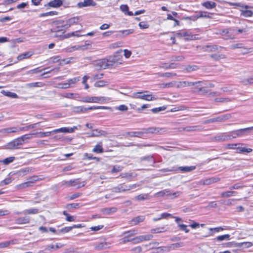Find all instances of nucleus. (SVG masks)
<instances>
[{"label": "nucleus", "mask_w": 253, "mask_h": 253, "mask_svg": "<svg viewBox=\"0 0 253 253\" xmlns=\"http://www.w3.org/2000/svg\"><path fill=\"white\" fill-rule=\"evenodd\" d=\"M31 137L30 134L23 135L8 143L6 145V148L10 150L19 149L25 143V140L30 139Z\"/></svg>", "instance_id": "nucleus-1"}, {"label": "nucleus", "mask_w": 253, "mask_h": 253, "mask_svg": "<svg viewBox=\"0 0 253 253\" xmlns=\"http://www.w3.org/2000/svg\"><path fill=\"white\" fill-rule=\"evenodd\" d=\"M138 185L134 184L132 185H125L124 184H120L117 186L114 187L112 189V191L115 193L124 192L129 191L131 189H134L137 187Z\"/></svg>", "instance_id": "nucleus-2"}, {"label": "nucleus", "mask_w": 253, "mask_h": 253, "mask_svg": "<svg viewBox=\"0 0 253 253\" xmlns=\"http://www.w3.org/2000/svg\"><path fill=\"white\" fill-rule=\"evenodd\" d=\"M62 185H66L67 186H77L78 188H80L85 185V182H80V179L77 178L72 179L69 181H63L61 182Z\"/></svg>", "instance_id": "nucleus-3"}, {"label": "nucleus", "mask_w": 253, "mask_h": 253, "mask_svg": "<svg viewBox=\"0 0 253 253\" xmlns=\"http://www.w3.org/2000/svg\"><path fill=\"white\" fill-rule=\"evenodd\" d=\"M112 65L109 58H104L97 60L95 64V66L97 69H105Z\"/></svg>", "instance_id": "nucleus-4"}, {"label": "nucleus", "mask_w": 253, "mask_h": 253, "mask_svg": "<svg viewBox=\"0 0 253 253\" xmlns=\"http://www.w3.org/2000/svg\"><path fill=\"white\" fill-rule=\"evenodd\" d=\"M108 99L105 97H89L86 96L82 98V101L86 103H102L106 102Z\"/></svg>", "instance_id": "nucleus-5"}, {"label": "nucleus", "mask_w": 253, "mask_h": 253, "mask_svg": "<svg viewBox=\"0 0 253 253\" xmlns=\"http://www.w3.org/2000/svg\"><path fill=\"white\" fill-rule=\"evenodd\" d=\"M253 127H250L243 129H240L231 132L232 138H235L237 137H242L247 135L250 130Z\"/></svg>", "instance_id": "nucleus-6"}, {"label": "nucleus", "mask_w": 253, "mask_h": 253, "mask_svg": "<svg viewBox=\"0 0 253 253\" xmlns=\"http://www.w3.org/2000/svg\"><path fill=\"white\" fill-rule=\"evenodd\" d=\"M202 84H203V82L202 81H197L194 82H190L188 81H182L176 82V84L175 85V87L176 88H182L186 86H190L192 85H196L197 87L202 86Z\"/></svg>", "instance_id": "nucleus-7"}, {"label": "nucleus", "mask_w": 253, "mask_h": 253, "mask_svg": "<svg viewBox=\"0 0 253 253\" xmlns=\"http://www.w3.org/2000/svg\"><path fill=\"white\" fill-rule=\"evenodd\" d=\"M196 169L195 166H185V167H179L178 168H175L172 167L171 169H162L163 172H169V171H176L180 170L182 172H189L194 170Z\"/></svg>", "instance_id": "nucleus-8"}, {"label": "nucleus", "mask_w": 253, "mask_h": 253, "mask_svg": "<svg viewBox=\"0 0 253 253\" xmlns=\"http://www.w3.org/2000/svg\"><path fill=\"white\" fill-rule=\"evenodd\" d=\"M138 230L136 229L131 230L126 232H125L123 233V235L124 236V238L122 239V242L123 244H126L127 242L132 241V239L130 238L138 234Z\"/></svg>", "instance_id": "nucleus-9"}, {"label": "nucleus", "mask_w": 253, "mask_h": 253, "mask_svg": "<svg viewBox=\"0 0 253 253\" xmlns=\"http://www.w3.org/2000/svg\"><path fill=\"white\" fill-rule=\"evenodd\" d=\"M175 36L179 38L184 37L185 40L186 41L197 39L196 35H191L189 32L185 31H177L175 33Z\"/></svg>", "instance_id": "nucleus-10"}, {"label": "nucleus", "mask_w": 253, "mask_h": 253, "mask_svg": "<svg viewBox=\"0 0 253 253\" xmlns=\"http://www.w3.org/2000/svg\"><path fill=\"white\" fill-rule=\"evenodd\" d=\"M80 18L79 17H74L69 19H68L66 21V23L63 25H62V27L63 28V29L58 30V31H63V33L65 31V30L70 27L71 26L77 24L80 21Z\"/></svg>", "instance_id": "nucleus-11"}, {"label": "nucleus", "mask_w": 253, "mask_h": 253, "mask_svg": "<svg viewBox=\"0 0 253 253\" xmlns=\"http://www.w3.org/2000/svg\"><path fill=\"white\" fill-rule=\"evenodd\" d=\"M240 144H229L228 147L229 149H236L237 151L239 153H248L252 151V149H247L245 147H242L239 146Z\"/></svg>", "instance_id": "nucleus-12"}, {"label": "nucleus", "mask_w": 253, "mask_h": 253, "mask_svg": "<svg viewBox=\"0 0 253 253\" xmlns=\"http://www.w3.org/2000/svg\"><path fill=\"white\" fill-rule=\"evenodd\" d=\"M153 237L152 234H147L145 235H140L132 239L134 244H138L144 241H149Z\"/></svg>", "instance_id": "nucleus-13"}, {"label": "nucleus", "mask_w": 253, "mask_h": 253, "mask_svg": "<svg viewBox=\"0 0 253 253\" xmlns=\"http://www.w3.org/2000/svg\"><path fill=\"white\" fill-rule=\"evenodd\" d=\"M122 52V50L121 49L117 52H115L113 56L109 57L110 62L113 64L115 63H121L122 61V55L120 54V53Z\"/></svg>", "instance_id": "nucleus-14"}, {"label": "nucleus", "mask_w": 253, "mask_h": 253, "mask_svg": "<svg viewBox=\"0 0 253 253\" xmlns=\"http://www.w3.org/2000/svg\"><path fill=\"white\" fill-rule=\"evenodd\" d=\"M232 139L231 133H222L217 134L214 137V139L217 141H225Z\"/></svg>", "instance_id": "nucleus-15"}, {"label": "nucleus", "mask_w": 253, "mask_h": 253, "mask_svg": "<svg viewBox=\"0 0 253 253\" xmlns=\"http://www.w3.org/2000/svg\"><path fill=\"white\" fill-rule=\"evenodd\" d=\"M232 35L234 37V39L236 38L237 35L239 34H246L248 30L246 28H239L238 27H232L231 28Z\"/></svg>", "instance_id": "nucleus-16"}, {"label": "nucleus", "mask_w": 253, "mask_h": 253, "mask_svg": "<svg viewBox=\"0 0 253 253\" xmlns=\"http://www.w3.org/2000/svg\"><path fill=\"white\" fill-rule=\"evenodd\" d=\"M143 134L146 133H154L157 132H159L161 131L163 132H165L166 130L164 128H159V127H148V128H142Z\"/></svg>", "instance_id": "nucleus-17"}, {"label": "nucleus", "mask_w": 253, "mask_h": 253, "mask_svg": "<svg viewBox=\"0 0 253 253\" xmlns=\"http://www.w3.org/2000/svg\"><path fill=\"white\" fill-rule=\"evenodd\" d=\"M229 118L228 115H223L222 116H218L216 118L209 119L207 121L208 123H214V122H222L228 120Z\"/></svg>", "instance_id": "nucleus-18"}, {"label": "nucleus", "mask_w": 253, "mask_h": 253, "mask_svg": "<svg viewBox=\"0 0 253 253\" xmlns=\"http://www.w3.org/2000/svg\"><path fill=\"white\" fill-rule=\"evenodd\" d=\"M219 34L223 36H225V39H234V37L232 35L231 28L223 29L220 31Z\"/></svg>", "instance_id": "nucleus-19"}, {"label": "nucleus", "mask_w": 253, "mask_h": 253, "mask_svg": "<svg viewBox=\"0 0 253 253\" xmlns=\"http://www.w3.org/2000/svg\"><path fill=\"white\" fill-rule=\"evenodd\" d=\"M96 3L93 0H84L83 2H80L77 4L79 7H87L90 6H95Z\"/></svg>", "instance_id": "nucleus-20"}, {"label": "nucleus", "mask_w": 253, "mask_h": 253, "mask_svg": "<svg viewBox=\"0 0 253 253\" xmlns=\"http://www.w3.org/2000/svg\"><path fill=\"white\" fill-rule=\"evenodd\" d=\"M110 243L108 242H100L98 244H96L94 245V249L96 251H101L102 250L106 249L110 247Z\"/></svg>", "instance_id": "nucleus-21"}, {"label": "nucleus", "mask_w": 253, "mask_h": 253, "mask_svg": "<svg viewBox=\"0 0 253 253\" xmlns=\"http://www.w3.org/2000/svg\"><path fill=\"white\" fill-rule=\"evenodd\" d=\"M223 47L221 46H218L216 45H207L203 47V49L204 51L206 52H213L216 50H220Z\"/></svg>", "instance_id": "nucleus-22"}, {"label": "nucleus", "mask_w": 253, "mask_h": 253, "mask_svg": "<svg viewBox=\"0 0 253 253\" xmlns=\"http://www.w3.org/2000/svg\"><path fill=\"white\" fill-rule=\"evenodd\" d=\"M220 180V178L218 177H211L205 180H203L200 181V183L203 185H208L217 182Z\"/></svg>", "instance_id": "nucleus-23"}, {"label": "nucleus", "mask_w": 253, "mask_h": 253, "mask_svg": "<svg viewBox=\"0 0 253 253\" xmlns=\"http://www.w3.org/2000/svg\"><path fill=\"white\" fill-rule=\"evenodd\" d=\"M107 135V132H106L105 131L96 129L92 130V132L90 136L92 137H98L100 136H106Z\"/></svg>", "instance_id": "nucleus-24"}, {"label": "nucleus", "mask_w": 253, "mask_h": 253, "mask_svg": "<svg viewBox=\"0 0 253 253\" xmlns=\"http://www.w3.org/2000/svg\"><path fill=\"white\" fill-rule=\"evenodd\" d=\"M30 219L28 216L20 217L15 220V223L18 224H27L30 222Z\"/></svg>", "instance_id": "nucleus-25"}, {"label": "nucleus", "mask_w": 253, "mask_h": 253, "mask_svg": "<svg viewBox=\"0 0 253 253\" xmlns=\"http://www.w3.org/2000/svg\"><path fill=\"white\" fill-rule=\"evenodd\" d=\"M53 133H60V132H68L73 133L74 132V130L72 127H61L58 129H55L52 131Z\"/></svg>", "instance_id": "nucleus-26"}, {"label": "nucleus", "mask_w": 253, "mask_h": 253, "mask_svg": "<svg viewBox=\"0 0 253 253\" xmlns=\"http://www.w3.org/2000/svg\"><path fill=\"white\" fill-rule=\"evenodd\" d=\"M34 53L32 51H27L17 56V60L20 61L24 59L29 58L32 55H33Z\"/></svg>", "instance_id": "nucleus-27"}, {"label": "nucleus", "mask_w": 253, "mask_h": 253, "mask_svg": "<svg viewBox=\"0 0 253 253\" xmlns=\"http://www.w3.org/2000/svg\"><path fill=\"white\" fill-rule=\"evenodd\" d=\"M202 5L208 9H211L216 7V4L213 1H207L202 3Z\"/></svg>", "instance_id": "nucleus-28"}, {"label": "nucleus", "mask_w": 253, "mask_h": 253, "mask_svg": "<svg viewBox=\"0 0 253 253\" xmlns=\"http://www.w3.org/2000/svg\"><path fill=\"white\" fill-rule=\"evenodd\" d=\"M63 4L61 0H53L48 3V5L52 7H59Z\"/></svg>", "instance_id": "nucleus-29"}, {"label": "nucleus", "mask_w": 253, "mask_h": 253, "mask_svg": "<svg viewBox=\"0 0 253 253\" xmlns=\"http://www.w3.org/2000/svg\"><path fill=\"white\" fill-rule=\"evenodd\" d=\"M17 243V240L7 241L0 243V248H4L8 247L10 245H14Z\"/></svg>", "instance_id": "nucleus-30"}, {"label": "nucleus", "mask_w": 253, "mask_h": 253, "mask_svg": "<svg viewBox=\"0 0 253 253\" xmlns=\"http://www.w3.org/2000/svg\"><path fill=\"white\" fill-rule=\"evenodd\" d=\"M230 48L231 49H234L235 48H244L245 50V51L243 52L244 53H248L249 52V49L245 48L243 44L242 43H238L232 44L230 46Z\"/></svg>", "instance_id": "nucleus-31"}, {"label": "nucleus", "mask_w": 253, "mask_h": 253, "mask_svg": "<svg viewBox=\"0 0 253 253\" xmlns=\"http://www.w3.org/2000/svg\"><path fill=\"white\" fill-rule=\"evenodd\" d=\"M148 92V91H145L144 92H134L132 94V95L130 96L131 97L133 98H140L144 100L145 97L144 93Z\"/></svg>", "instance_id": "nucleus-32"}, {"label": "nucleus", "mask_w": 253, "mask_h": 253, "mask_svg": "<svg viewBox=\"0 0 253 253\" xmlns=\"http://www.w3.org/2000/svg\"><path fill=\"white\" fill-rule=\"evenodd\" d=\"M127 134L131 137H141L144 134L143 130L141 129V130L140 131L128 132H127Z\"/></svg>", "instance_id": "nucleus-33"}, {"label": "nucleus", "mask_w": 253, "mask_h": 253, "mask_svg": "<svg viewBox=\"0 0 253 253\" xmlns=\"http://www.w3.org/2000/svg\"><path fill=\"white\" fill-rule=\"evenodd\" d=\"M117 209L115 207H112L110 208H104L101 210V211L104 214H109L111 213L115 212L117 211Z\"/></svg>", "instance_id": "nucleus-34"}, {"label": "nucleus", "mask_w": 253, "mask_h": 253, "mask_svg": "<svg viewBox=\"0 0 253 253\" xmlns=\"http://www.w3.org/2000/svg\"><path fill=\"white\" fill-rule=\"evenodd\" d=\"M224 229L222 227H215V228H210L209 230L211 231V232L209 233V235H206L205 237H207L210 236H211L214 234L215 232H219L220 231L223 230Z\"/></svg>", "instance_id": "nucleus-35"}, {"label": "nucleus", "mask_w": 253, "mask_h": 253, "mask_svg": "<svg viewBox=\"0 0 253 253\" xmlns=\"http://www.w3.org/2000/svg\"><path fill=\"white\" fill-rule=\"evenodd\" d=\"M39 212L38 209H30L24 211L22 213L24 214H35L38 213Z\"/></svg>", "instance_id": "nucleus-36"}, {"label": "nucleus", "mask_w": 253, "mask_h": 253, "mask_svg": "<svg viewBox=\"0 0 253 253\" xmlns=\"http://www.w3.org/2000/svg\"><path fill=\"white\" fill-rule=\"evenodd\" d=\"M119 32L120 33H121V34L119 35V36L123 37L124 36H126L129 34H132L134 32V30L133 29H127V30L120 31Z\"/></svg>", "instance_id": "nucleus-37"}, {"label": "nucleus", "mask_w": 253, "mask_h": 253, "mask_svg": "<svg viewBox=\"0 0 253 253\" xmlns=\"http://www.w3.org/2000/svg\"><path fill=\"white\" fill-rule=\"evenodd\" d=\"M92 152L96 153H101L103 152V149L102 148L101 143H98L95 145L92 149Z\"/></svg>", "instance_id": "nucleus-38"}, {"label": "nucleus", "mask_w": 253, "mask_h": 253, "mask_svg": "<svg viewBox=\"0 0 253 253\" xmlns=\"http://www.w3.org/2000/svg\"><path fill=\"white\" fill-rule=\"evenodd\" d=\"M1 132L3 133H9L11 132H16V127H8L2 129L0 131Z\"/></svg>", "instance_id": "nucleus-39"}, {"label": "nucleus", "mask_w": 253, "mask_h": 253, "mask_svg": "<svg viewBox=\"0 0 253 253\" xmlns=\"http://www.w3.org/2000/svg\"><path fill=\"white\" fill-rule=\"evenodd\" d=\"M145 219L144 216H138L134 217L131 220L132 222H133L134 225H136L140 222H143Z\"/></svg>", "instance_id": "nucleus-40"}, {"label": "nucleus", "mask_w": 253, "mask_h": 253, "mask_svg": "<svg viewBox=\"0 0 253 253\" xmlns=\"http://www.w3.org/2000/svg\"><path fill=\"white\" fill-rule=\"evenodd\" d=\"M1 93H2L3 94H4L5 96H8V97H10L12 98H18V95L14 92H9V91H5V90H2L1 91Z\"/></svg>", "instance_id": "nucleus-41"}, {"label": "nucleus", "mask_w": 253, "mask_h": 253, "mask_svg": "<svg viewBox=\"0 0 253 253\" xmlns=\"http://www.w3.org/2000/svg\"><path fill=\"white\" fill-rule=\"evenodd\" d=\"M15 159V157H9L8 158H6L3 160L0 161V163H2L4 165H8L10 163H12Z\"/></svg>", "instance_id": "nucleus-42"}, {"label": "nucleus", "mask_w": 253, "mask_h": 253, "mask_svg": "<svg viewBox=\"0 0 253 253\" xmlns=\"http://www.w3.org/2000/svg\"><path fill=\"white\" fill-rule=\"evenodd\" d=\"M106 109V110H110L111 108L109 107H106V106H91L89 107L85 108V111L88 110H95V109Z\"/></svg>", "instance_id": "nucleus-43"}, {"label": "nucleus", "mask_w": 253, "mask_h": 253, "mask_svg": "<svg viewBox=\"0 0 253 253\" xmlns=\"http://www.w3.org/2000/svg\"><path fill=\"white\" fill-rule=\"evenodd\" d=\"M237 192L234 191H229L226 192H224L221 193V196L224 198L230 197L236 194Z\"/></svg>", "instance_id": "nucleus-44"}, {"label": "nucleus", "mask_w": 253, "mask_h": 253, "mask_svg": "<svg viewBox=\"0 0 253 253\" xmlns=\"http://www.w3.org/2000/svg\"><path fill=\"white\" fill-rule=\"evenodd\" d=\"M210 56L215 60H219L226 58V56L223 54H211Z\"/></svg>", "instance_id": "nucleus-45"}, {"label": "nucleus", "mask_w": 253, "mask_h": 253, "mask_svg": "<svg viewBox=\"0 0 253 253\" xmlns=\"http://www.w3.org/2000/svg\"><path fill=\"white\" fill-rule=\"evenodd\" d=\"M31 171V169L29 168H26L19 170L18 174L20 176H24L30 173Z\"/></svg>", "instance_id": "nucleus-46"}, {"label": "nucleus", "mask_w": 253, "mask_h": 253, "mask_svg": "<svg viewBox=\"0 0 253 253\" xmlns=\"http://www.w3.org/2000/svg\"><path fill=\"white\" fill-rule=\"evenodd\" d=\"M134 199L137 201H143L149 199L148 194H141L136 196Z\"/></svg>", "instance_id": "nucleus-47"}, {"label": "nucleus", "mask_w": 253, "mask_h": 253, "mask_svg": "<svg viewBox=\"0 0 253 253\" xmlns=\"http://www.w3.org/2000/svg\"><path fill=\"white\" fill-rule=\"evenodd\" d=\"M91 46V43L88 41H86L85 42V44L84 45H79V50H82L87 49L90 48Z\"/></svg>", "instance_id": "nucleus-48"}, {"label": "nucleus", "mask_w": 253, "mask_h": 253, "mask_svg": "<svg viewBox=\"0 0 253 253\" xmlns=\"http://www.w3.org/2000/svg\"><path fill=\"white\" fill-rule=\"evenodd\" d=\"M51 133H53L52 132V131L44 132H35V133H33L30 134V136H31V135H36L37 134H39L40 135L39 137H43L48 136L50 135Z\"/></svg>", "instance_id": "nucleus-49"}, {"label": "nucleus", "mask_w": 253, "mask_h": 253, "mask_svg": "<svg viewBox=\"0 0 253 253\" xmlns=\"http://www.w3.org/2000/svg\"><path fill=\"white\" fill-rule=\"evenodd\" d=\"M33 182L32 181H27L23 183H21L17 186L19 189H23L26 187H30L32 186Z\"/></svg>", "instance_id": "nucleus-50"}, {"label": "nucleus", "mask_w": 253, "mask_h": 253, "mask_svg": "<svg viewBox=\"0 0 253 253\" xmlns=\"http://www.w3.org/2000/svg\"><path fill=\"white\" fill-rule=\"evenodd\" d=\"M73 111L76 113L85 112V107L83 106H75L73 107Z\"/></svg>", "instance_id": "nucleus-51"}, {"label": "nucleus", "mask_w": 253, "mask_h": 253, "mask_svg": "<svg viewBox=\"0 0 253 253\" xmlns=\"http://www.w3.org/2000/svg\"><path fill=\"white\" fill-rule=\"evenodd\" d=\"M183 246H184V244L183 242H179V243L172 244L169 246L170 249V250H174L176 248L182 247Z\"/></svg>", "instance_id": "nucleus-52"}, {"label": "nucleus", "mask_w": 253, "mask_h": 253, "mask_svg": "<svg viewBox=\"0 0 253 253\" xmlns=\"http://www.w3.org/2000/svg\"><path fill=\"white\" fill-rule=\"evenodd\" d=\"M108 84V82H107L105 81H103V80H101V81L96 82L94 84V86L95 87H100L104 86Z\"/></svg>", "instance_id": "nucleus-53"}, {"label": "nucleus", "mask_w": 253, "mask_h": 253, "mask_svg": "<svg viewBox=\"0 0 253 253\" xmlns=\"http://www.w3.org/2000/svg\"><path fill=\"white\" fill-rule=\"evenodd\" d=\"M81 80L80 77H75L72 79H69L68 80V84L69 85H71L72 84H76L78 82L80 81Z\"/></svg>", "instance_id": "nucleus-54"}, {"label": "nucleus", "mask_w": 253, "mask_h": 253, "mask_svg": "<svg viewBox=\"0 0 253 253\" xmlns=\"http://www.w3.org/2000/svg\"><path fill=\"white\" fill-rule=\"evenodd\" d=\"M230 236L229 234H225L221 236H217L216 238L218 241H222L223 240H230Z\"/></svg>", "instance_id": "nucleus-55"}, {"label": "nucleus", "mask_w": 253, "mask_h": 253, "mask_svg": "<svg viewBox=\"0 0 253 253\" xmlns=\"http://www.w3.org/2000/svg\"><path fill=\"white\" fill-rule=\"evenodd\" d=\"M176 84V82L175 81H173L169 83L164 84H162V87L163 88H169L173 86H175Z\"/></svg>", "instance_id": "nucleus-56"}, {"label": "nucleus", "mask_w": 253, "mask_h": 253, "mask_svg": "<svg viewBox=\"0 0 253 253\" xmlns=\"http://www.w3.org/2000/svg\"><path fill=\"white\" fill-rule=\"evenodd\" d=\"M170 195L169 191L168 190H164L156 194V196L158 197H162L164 196V195Z\"/></svg>", "instance_id": "nucleus-57"}, {"label": "nucleus", "mask_w": 253, "mask_h": 253, "mask_svg": "<svg viewBox=\"0 0 253 253\" xmlns=\"http://www.w3.org/2000/svg\"><path fill=\"white\" fill-rule=\"evenodd\" d=\"M123 169V167L118 165H115L113 167L111 170L112 173L117 172L121 171Z\"/></svg>", "instance_id": "nucleus-58"}, {"label": "nucleus", "mask_w": 253, "mask_h": 253, "mask_svg": "<svg viewBox=\"0 0 253 253\" xmlns=\"http://www.w3.org/2000/svg\"><path fill=\"white\" fill-rule=\"evenodd\" d=\"M157 98L152 94H145L144 99L147 101H152L157 100Z\"/></svg>", "instance_id": "nucleus-59"}, {"label": "nucleus", "mask_w": 253, "mask_h": 253, "mask_svg": "<svg viewBox=\"0 0 253 253\" xmlns=\"http://www.w3.org/2000/svg\"><path fill=\"white\" fill-rule=\"evenodd\" d=\"M198 69V67L196 65H193V66L188 65L185 68V70L188 72H190L194 71H196Z\"/></svg>", "instance_id": "nucleus-60"}, {"label": "nucleus", "mask_w": 253, "mask_h": 253, "mask_svg": "<svg viewBox=\"0 0 253 253\" xmlns=\"http://www.w3.org/2000/svg\"><path fill=\"white\" fill-rule=\"evenodd\" d=\"M178 227L180 230L184 231L185 233H188L189 232V230L187 228V226L186 225L182 223L178 224Z\"/></svg>", "instance_id": "nucleus-61"}, {"label": "nucleus", "mask_w": 253, "mask_h": 253, "mask_svg": "<svg viewBox=\"0 0 253 253\" xmlns=\"http://www.w3.org/2000/svg\"><path fill=\"white\" fill-rule=\"evenodd\" d=\"M164 231V227L157 228L151 229V232L152 233H159Z\"/></svg>", "instance_id": "nucleus-62"}, {"label": "nucleus", "mask_w": 253, "mask_h": 253, "mask_svg": "<svg viewBox=\"0 0 253 253\" xmlns=\"http://www.w3.org/2000/svg\"><path fill=\"white\" fill-rule=\"evenodd\" d=\"M128 109V107L126 105H121L116 107V110L121 111H126Z\"/></svg>", "instance_id": "nucleus-63"}, {"label": "nucleus", "mask_w": 253, "mask_h": 253, "mask_svg": "<svg viewBox=\"0 0 253 253\" xmlns=\"http://www.w3.org/2000/svg\"><path fill=\"white\" fill-rule=\"evenodd\" d=\"M242 14L245 17H250L252 15L253 12L251 10L246 9L242 10Z\"/></svg>", "instance_id": "nucleus-64"}]
</instances>
